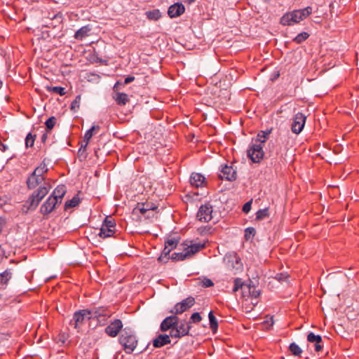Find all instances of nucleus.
Segmentation results:
<instances>
[{
  "mask_svg": "<svg viewBox=\"0 0 359 359\" xmlns=\"http://www.w3.org/2000/svg\"><path fill=\"white\" fill-rule=\"evenodd\" d=\"M45 177H38L32 173L27 180V185L29 189H34L37 186L45 182ZM50 185L46 182L34 191L26 201L28 210H34L39 205L41 201L48 194L50 190Z\"/></svg>",
  "mask_w": 359,
  "mask_h": 359,
  "instance_id": "f257e3e1",
  "label": "nucleus"
},
{
  "mask_svg": "<svg viewBox=\"0 0 359 359\" xmlns=\"http://www.w3.org/2000/svg\"><path fill=\"white\" fill-rule=\"evenodd\" d=\"M271 130L260 131L255 139H253L248 149V156L253 163H259L264 158L263 146L271 134Z\"/></svg>",
  "mask_w": 359,
  "mask_h": 359,
  "instance_id": "f03ea898",
  "label": "nucleus"
},
{
  "mask_svg": "<svg viewBox=\"0 0 359 359\" xmlns=\"http://www.w3.org/2000/svg\"><path fill=\"white\" fill-rule=\"evenodd\" d=\"M118 340L127 354H131L136 348L138 343L136 336L126 330L121 334Z\"/></svg>",
  "mask_w": 359,
  "mask_h": 359,
  "instance_id": "7ed1b4c3",
  "label": "nucleus"
},
{
  "mask_svg": "<svg viewBox=\"0 0 359 359\" xmlns=\"http://www.w3.org/2000/svg\"><path fill=\"white\" fill-rule=\"evenodd\" d=\"M90 319V311H88V309H81L74 312L70 325L79 332L85 323Z\"/></svg>",
  "mask_w": 359,
  "mask_h": 359,
  "instance_id": "20e7f679",
  "label": "nucleus"
},
{
  "mask_svg": "<svg viewBox=\"0 0 359 359\" xmlns=\"http://www.w3.org/2000/svg\"><path fill=\"white\" fill-rule=\"evenodd\" d=\"M116 232V222L111 217H107L102 222L99 236L102 238H107L114 236Z\"/></svg>",
  "mask_w": 359,
  "mask_h": 359,
  "instance_id": "39448f33",
  "label": "nucleus"
},
{
  "mask_svg": "<svg viewBox=\"0 0 359 359\" xmlns=\"http://www.w3.org/2000/svg\"><path fill=\"white\" fill-rule=\"evenodd\" d=\"M198 221L209 222L213 218V207L210 203L201 205L196 215Z\"/></svg>",
  "mask_w": 359,
  "mask_h": 359,
  "instance_id": "423d86ee",
  "label": "nucleus"
},
{
  "mask_svg": "<svg viewBox=\"0 0 359 359\" xmlns=\"http://www.w3.org/2000/svg\"><path fill=\"white\" fill-rule=\"evenodd\" d=\"M195 304V299L192 297H189L181 302L177 303L174 308L170 311V313L175 316L181 314L187 311Z\"/></svg>",
  "mask_w": 359,
  "mask_h": 359,
  "instance_id": "0eeeda50",
  "label": "nucleus"
},
{
  "mask_svg": "<svg viewBox=\"0 0 359 359\" xmlns=\"http://www.w3.org/2000/svg\"><path fill=\"white\" fill-rule=\"evenodd\" d=\"M219 177L230 182L235 181L237 178L236 170L233 165H222Z\"/></svg>",
  "mask_w": 359,
  "mask_h": 359,
  "instance_id": "6e6552de",
  "label": "nucleus"
},
{
  "mask_svg": "<svg viewBox=\"0 0 359 359\" xmlns=\"http://www.w3.org/2000/svg\"><path fill=\"white\" fill-rule=\"evenodd\" d=\"M306 116L301 112L297 113L292 120L291 130L293 133L299 134L305 125Z\"/></svg>",
  "mask_w": 359,
  "mask_h": 359,
  "instance_id": "1a4fd4ad",
  "label": "nucleus"
},
{
  "mask_svg": "<svg viewBox=\"0 0 359 359\" xmlns=\"http://www.w3.org/2000/svg\"><path fill=\"white\" fill-rule=\"evenodd\" d=\"M61 203L57 199L49 196L40 208V212L45 217L51 213Z\"/></svg>",
  "mask_w": 359,
  "mask_h": 359,
  "instance_id": "9d476101",
  "label": "nucleus"
},
{
  "mask_svg": "<svg viewBox=\"0 0 359 359\" xmlns=\"http://www.w3.org/2000/svg\"><path fill=\"white\" fill-rule=\"evenodd\" d=\"M123 323L120 319L112 320L105 329V333L110 337H116L123 328Z\"/></svg>",
  "mask_w": 359,
  "mask_h": 359,
  "instance_id": "9b49d317",
  "label": "nucleus"
},
{
  "mask_svg": "<svg viewBox=\"0 0 359 359\" xmlns=\"http://www.w3.org/2000/svg\"><path fill=\"white\" fill-rule=\"evenodd\" d=\"M88 311H90V318L97 319V320H100L102 317L109 318L111 315L107 306L93 307L88 309Z\"/></svg>",
  "mask_w": 359,
  "mask_h": 359,
  "instance_id": "f8f14e48",
  "label": "nucleus"
},
{
  "mask_svg": "<svg viewBox=\"0 0 359 359\" xmlns=\"http://www.w3.org/2000/svg\"><path fill=\"white\" fill-rule=\"evenodd\" d=\"M289 13L292 15L293 22L298 23L312 13V8L311 6H307L303 9L294 10Z\"/></svg>",
  "mask_w": 359,
  "mask_h": 359,
  "instance_id": "ddd939ff",
  "label": "nucleus"
},
{
  "mask_svg": "<svg viewBox=\"0 0 359 359\" xmlns=\"http://www.w3.org/2000/svg\"><path fill=\"white\" fill-rule=\"evenodd\" d=\"M178 317L175 314L166 317L161 323L160 329L162 332L168 331L174 327H176L178 323Z\"/></svg>",
  "mask_w": 359,
  "mask_h": 359,
  "instance_id": "4468645a",
  "label": "nucleus"
},
{
  "mask_svg": "<svg viewBox=\"0 0 359 359\" xmlns=\"http://www.w3.org/2000/svg\"><path fill=\"white\" fill-rule=\"evenodd\" d=\"M63 22V15L60 12L53 14L52 20L46 22L44 27L47 28L55 29L61 27Z\"/></svg>",
  "mask_w": 359,
  "mask_h": 359,
  "instance_id": "2eb2a0df",
  "label": "nucleus"
},
{
  "mask_svg": "<svg viewBox=\"0 0 359 359\" xmlns=\"http://www.w3.org/2000/svg\"><path fill=\"white\" fill-rule=\"evenodd\" d=\"M185 11L184 6L181 3H175L168 8V14L170 18H177L182 15Z\"/></svg>",
  "mask_w": 359,
  "mask_h": 359,
  "instance_id": "dca6fc26",
  "label": "nucleus"
},
{
  "mask_svg": "<svg viewBox=\"0 0 359 359\" xmlns=\"http://www.w3.org/2000/svg\"><path fill=\"white\" fill-rule=\"evenodd\" d=\"M182 245L184 246V250L186 252H188L189 257H191L193 255L199 252L201 250L203 249L205 247V243H191L190 245L182 243Z\"/></svg>",
  "mask_w": 359,
  "mask_h": 359,
  "instance_id": "f3484780",
  "label": "nucleus"
},
{
  "mask_svg": "<svg viewBox=\"0 0 359 359\" xmlns=\"http://www.w3.org/2000/svg\"><path fill=\"white\" fill-rule=\"evenodd\" d=\"M190 184L194 187H202L205 184V178L200 173L193 172L189 179Z\"/></svg>",
  "mask_w": 359,
  "mask_h": 359,
  "instance_id": "a211bd4d",
  "label": "nucleus"
},
{
  "mask_svg": "<svg viewBox=\"0 0 359 359\" xmlns=\"http://www.w3.org/2000/svg\"><path fill=\"white\" fill-rule=\"evenodd\" d=\"M170 336L168 334H159L153 340V346L155 348H161L165 345L170 344Z\"/></svg>",
  "mask_w": 359,
  "mask_h": 359,
  "instance_id": "6ab92c4d",
  "label": "nucleus"
},
{
  "mask_svg": "<svg viewBox=\"0 0 359 359\" xmlns=\"http://www.w3.org/2000/svg\"><path fill=\"white\" fill-rule=\"evenodd\" d=\"M66 187L63 184L58 185L53 191V193L50 195L53 198L57 199V201H60V203H62L64 196L66 194Z\"/></svg>",
  "mask_w": 359,
  "mask_h": 359,
  "instance_id": "aec40b11",
  "label": "nucleus"
},
{
  "mask_svg": "<svg viewBox=\"0 0 359 359\" xmlns=\"http://www.w3.org/2000/svg\"><path fill=\"white\" fill-rule=\"evenodd\" d=\"M91 29V27L89 25L83 26L76 32L74 38L77 40H83L89 35Z\"/></svg>",
  "mask_w": 359,
  "mask_h": 359,
  "instance_id": "412c9836",
  "label": "nucleus"
},
{
  "mask_svg": "<svg viewBox=\"0 0 359 359\" xmlns=\"http://www.w3.org/2000/svg\"><path fill=\"white\" fill-rule=\"evenodd\" d=\"M100 130V126H92L91 128H90L89 130H88L85 135H84V142H85V144H81V147H80L79 150V152L81 151V150L83 149V150H85L88 144V142L90 141V140L91 139V137H93V131L94 130Z\"/></svg>",
  "mask_w": 359,
  "mask_h": 359,
  "instance_id": "4be33fe9",
  "label": "nucleus"
},
{
  "mask_svg": "<svg viewBox=\"0 0 359 359\" xmlns=\"http://www.w3.org/2000/svg\"><path fill=\"white\" fill-rule=\"evenodd\" d=\"M191 327L190 323L187 322L185 320H182L180 323H177L176 328L180 331L181 335L183 337L189 334V330Z\"/></svg>",
  "mask_w": 359,
  "mask_h": 359,
  "instance_id": "5701e85b",
  "label": "nucleus"
},
{
  "mask_svg": "<svg viewBox=\"0 0 359 359\" xmlns=\"http://www.w3.org/2000/svg\"><path fill=\"white\" fill-rule=\"evenodd\" d=\"M13 273L11 269H6L0 273V286L4 287L6 285L12 278Z\"/></svg>",
  "mask_w": 359,
  "mask_h": 359,
  "instance_id": "b1692460",
  "label": "nucleus"
},
{
  "mask_svg": "<svg viewBox=\"0 0 359 359\" xmlns=\"http://www.w3.org/2000/svg\"><path fill=\"white\" fill-rule=\"evenodd\" d=\"M114 99L118 105H125L129 102L128 95L124 93L117 92L114 96Z\"/></svg>",
  "mask_w": 359,
  "mask_h": 359,
  "instance_id": "393cba45",
  "label": "nucleus"
},
{
  "mask_svg": "<svg viewBox=\"0 0 359 359\" xmlns=\"http://www.w3.org/2000/svg\"><path fill=\"white\" fill-rule=\"evenodd\" d=\"M47 165L43 161L38 167H36L32 173L38 177H45V174L48 172Z\"/></svg>",
  "mask_w": 359,
  "mask_h": 359,
  "instance_id": "a878e982",
  "label": "nucleus"
},
{
  "mask_svg": "<svg viewBox=\"0 0 359 359\" xmlns=\"http://www.w3.org/2000/svg\"><path fill=\"white\" fill-rule=\"evenodd\" d=\"M172 250L165 245L161 256L158 258V262L167 263L170 259V253Z\"/></svg>",
  "mask_w": 359,
  "mask_h": 359,
  "instance_id": "bb28decb",
  "label": "nucleus"
},
{
  "mask_svg": "<svg viewBox=\"0 0 359 359\" xmlns=\"http://www.w3.org/2000/svg\"><path fill=\"white\" fill-rule=\"evenodd\" d=\"M280 22L281 25L285 26H290L296 24L295 22H293L292 15H290L289 12L282 16Z\"/></svg>",
  "mask_w": 359,
  "mask_h": 359,
  "instance_id": "cd10ccee",
  "label": "nucleus"
},
{
  "mask_svg": "<svg viewBox=\"0 0 359 359\" xmlns=\"http://www.w3.org/2000/svg\"><path fill=\"white\" fill-rule=\"evenodd\" d=\"M145 15L149 20L155 21L158 20L161 17V12L158 9L147 11Z\"/></svg>",
  "mask_w": 359,
  "mask_h": 359,
  "instance_id": "c85d7f7f",
  "label": "nucleus"
},
{
  "mask_svg": "<svg viewBox=\"0 0 359 359\" xmlns=\"http://www.w3.org/2000/svg\"><path fill=\"white\" fill-rule=\"evenodd\" d=\"M80 203V198L74 196L72 199L68 200L65 203V210H67L71 208L77 206Z\"/></svg>",
  "mask_w": 359,
  "mask_h": 359,
  "instance_id": "c756f323",
  "label": "nucleus"
},
{
  "mask_svg": "<svg viewBox=\"0 0 359 359\" xmlns=\"http://www.w3.org/2000/svg\"><path fill=\"white\" fill-rule=\"evenodd\" d=\"M180 242V237H170L165 241V245L174 250L177 248Z\"/></svg>",
  "mask_w": 359,
  "mask_h": 359,
  "instance_id": "7c9ffc66",
  "label": "nucleus"
},
{
  "mask_svg": "<svg viewBox=\"0 0 359 359\" xmlns=\"http://www.w3.org/2000/svg\"><path fill=\"white\" fill-rule=\"evenodd\" d=\"M187 254L188 252H186V251H184L183 249V251L181 252H174L170 257V259L173 261H182L187 258H189Z\"/></svg>",
  "mask_w": 359,
  "mask_h": 359,
  "instance_id": "2f4dec72",
  "label": "nucleus"
},
{
  "mask_svg": "<svg viewBox=\"0 0 359 359\" xmlns=\"http://www.w3.org/2000/svg\"><path fill=\"white\" fill-rule=\"evenodd\" d=\"M269 217V208L260 209L256 212V220L260 221Z\"/></svg>",
  "mask_w": 359,
  "mask_h": 359,
  "instance_id": "473e14b6",
  "label": "nucleus"
},
{
  "mask_svg": "<svg viewBox=\"0 0 359 359\" xmlns=\"http://www.w3.org/2000/svg\"><path fill=\"white\" fill-rule=\"evenodd\" d=\"M289 350L294 356H300L302 353V348L294 342H292L290 344Z\"/></svg>",
  "mask_w": 359,
  "mask_h": 359,
  "instance_id": "72a5a7b5",
  "label": "nucleus"
},
{
  "mask_svg": "<svg viewBox=\"0 0 359 359\" xmlns=\"http://www.w3.org/2000/svg\"><path fill=\"white\" fill-rule=\"evenodd\" d=\"M46 90L60 95H64L66 93L65 88L60 86H47Z\"/></svg>",
  "mask_w": 359,
  "mask_h": 359,
  "instance_id": "f704fd0d",
  "label": "nucleus"
},
{
  "mask_svg": "<svg viewBox=\"0 0 359 359\" xmlns=\"http://www.w3.org/2000/svg\"><path fill=\"white\" fill-rule=\"evenodd\" d=\"M208 318L210 320V327L213 332H216L218 327V324L215 316L213 315V313L210 311L208 314Z\"/></svg>",
  "mask_w": 359,
  "mask_h": 359,
  "instance_id": "c9c22d12",
  "label": "nucleus"
},
{
  "mask_svg": "<svg viewBox=\"0 0 359 359\" xmlns=\"http://www.w3.org/2000/svg\"><path fill=\"white\" fill-rule=\"evenodd\" d=\"M309 36V34L306 32H303L300 34H299L294 39L293 41H294L297 44H300L304 41H306Z\"/></svg>",
  "mask_w": 359,
  "mask_h": 359,
  "instance_id": "e433bc0d",
  "label": "nucleus"
},
{
  "mask_svg": "<svg viewBox=\"0 0 359 359\" xmlns=\"http://www.w3.org/2000/svg\"><path fill=\"white\" fill-rule=\"evenodd\" d=\"M56 118L55 116L50 117L45 123L46 132L50 131L56 123Z\"/></svg>",
  "mask_w": 359,
  "mask_h": 359,
  "instance_id": "4c0bfd02",
  "label": "nucleus"
},
{
  "mask_svg": "<svg viewBox=\"0 0 359 359\" xmlns=\"http://www.w3.org/2000/svg\"><path fill=\"white\" fill-rule=\"evenodd\" d=\"M36 135H32L31 133H28L25 138L26 147H32L34 144Z\"/></svg>",
  "mask_w": 359,
  "mask_h": 359,
  "instance_id": "58836bf2",
  "label": "nucleus"
},
{
  "mask_svg": "<svg viewBox=\"0 0 359 359\" xmlns=\"http://www.w3.org/2000/svg\"><path fill=\"white\" fill-rule=\"evenodd\" d=\"M247 285H245L241 278H236L233 281V292H236L239 289H243V287H246Z\"/></svg>",
  "mask_w": 359,
  "mask_h": 359,
  "instance_id": "ea45409f",
  "label": "nucleus"
},
{
  "mask_svg": "<svg viewBox=\"0 0 359 359\" xmlns=\"http://www.w3.org/2000/svg\"><path fill=\"white\" fill-rule=\"evenodd\" d=\"M81 100V97L80 95H77L75 97L74 100L71 104L70 108L72 111H76L79 109Z\"/></svg>",
  "mask_w": 359,
  "mask_h": 359,
  "instance_id": "a19ab883",
  "label": "nucleus"
},
{
  "mask_svg": "<svg viewBox=\"0 0 359 359\" xmlns=\"http://www.w3.org/2000/svg\"><path fill=\"white\" fill-rule=\"evenodd\" d=\"M137 212H140L143 215H146L148 212L144 208V203H138L137 206L134 208L133 212L136 213Z\"/></svg>",
  "mask_w": 359,
  "mask_h": 359,
  "instance_id": "79ce46f5",
  "label": "nucleus"
},
{
  "mask_svg": "<svg viewBox=\"0 0 359 359\" xmlns=\"http://www.w3.org/2000/svg\"><path fill=\"white\" fill-rule=\"evenodd\" d=\"M255 233L256 231L253 227H248L245 230V237L247 240L250 239L251 237L253 238L255 236Z\"/></svg>",
  "mask_w": 359,
  "mask_h": 359,
  "instance_id": "37998d69",
  "label": "nucleus"
},
{
  "mask_svg": "<svg viewBox=\"0 0 359 359\" xmlns=\"http://www.w3.org/2000/svg\"><path fill=\"white\" fill-rule=\"evenodd\" d=\"M170 338L172 337V338H182L183 337L182 335H181V333H180V331H179L176 327H174L173 328L170 329Z\"/></svg>",
  "mask_w": 359,
  "mask_h": 359,
  "instance_id": "c03bdc74",
  "label": "nucleus"
},
{
  "mask_svg": "<svg viewBox=\"0 0 359 359\" xmlns=\"http://www.w3.org/2000/svg\"><path fill=\"white\" fill-rule=\"evenodd\" d=\"M191 321L189 322L190 323H198L199 322L201 321L202 320V318L200 315L199 313L198 312H196V313H194L191 316V318H190Z\"/></svg>",
  "mask_w": 359,
  "mask_h": 359,
  "instance_id": "a18cd8bd",
  "label": "nucleus"
},
{
  "mask_svg": "<svg viewBox=\"0 0 359 359\" xmlns=\"http://www.w3.org/2000/svg\"><path fill=\"white\" fill-rule=\"evenodd\" d=\"M248 289L249 294L252 297L257 298L259 295V291L257 290L255 287L246 286Z\"/></svg>",
  "mask_w": 359,
  "mask_h": 359,
  "instance_id": "49530a36",
  "label": "nucleus"
},
{
  "mask_svg": "<svg viewBox=\"0 0 359 359\" xmlns=\"http://www.w3.org/2000/svg\"><path fill=\"white\" fill-rule=\"evenodd\" d=\"M320 336L316 335L313 332H309L307 335V341L311 343H313L316 340H320Z\"/></svg>",
  "mask_w": 359,
  "mask_h": 359,
  "instance_id": "de8ad7c7",
  "label": "nucleus"
},
{
  "mask_svg": "<svg viewBox=\"0 0 359 359\" xmlns=\"http://www.w3.org/2000/svg\"><path fill=\"white\" fill-rule=\"evenodd\" d=\"M322 342H323V340H322L321 337H320V340H316V341L313 342V344L315 345V351L316 352H320L323 350V346L322 344Z\"/></svg>",
  "mask_w": 359,
  "mask_h": 359,
  "instance_id": "09e8293b",
  "label": "nucleus"
},
{
  "mask_svg": "<svg viewBox=\"0 0 359 359\" xmlns=\"http://www.w3.org/2000/svg\"><path fill=\"white\" fill-rule=\"evenodd\" d=\"M252 203V200H250L244 204V205L243 206V211L245 213L247 214L250 212V210H251Z\"/></svg>",
  "mask_w": 359,
  "mask_h": 359,
  "instance_id": "8fccbe9b",
  "label": "nucleus"
},
{
  "mask_svg": "<svg viewBox=\"0 0 359 359\" xmlns=\"http://www.w3.org/2000/svg\"><path fill=\"white\" fill-rule=\"evenodd\" d=\"M144 204V208L147 210L148 212L149 211H154L156 209H157V206H156L154 203H146Z\"/></svg>",
  "mask_w": 359,
  "mask_h": 359,
  "instance_id": "3c124183",
  "label": "nucleus"
},
{
  "mask_svg": "<svg viewBox=\"0 0 359 359\" xmlns=\"http://www.w3.org/2000/svg\"><path fill=\"white\" fill-rule=\"evenodd\" d=\"M214 285L213 282L209 278H204L202 280V285L205 287H209Z\"/></svg>",
  "mask_w": 359,
  "mask_h": 359,
  "instance_id": "603ef678",
  "label": "nucleus"
},
{
  "mask_svg": "<svg viewBox=\"0 0 359 359\" xmlns=\"http://www.w3.org/2000/svg\"><path fill=\"white\" fill-rule=\"evenodd\" d=\"M276 278L280 282L286 281L288 278V276L284 273H278L276 275Z\"/></svg>",
  "mask_w": 359,
  "mask_h": 359,
  "instance_id": "864d4df0",
  "label": "nucleus"
},
{
  "mask_svg": "<svg viewBox=\"0 0 359 359\" xmlns=\"http://www.w3.org/2000/svg\"><path fill=\"white\" fill-rule=\"evenodd\" d=\"M134 80H135L134 76H129L125 79L124 83L123 84V85L128 84V83H131L132 81H133Z\"/></svg>",
  "mask_w": 359,
  "mask_h": 359,
  "instance_id": "5fc2aeb1",
  "label": "nucleus"
},
{
  "mask_svg": "<svg viewBox=\"0 0 359 359\" xmlns=\"http://www.w3.org/2000/svg\"><path fill=\"white\" fill-rule=\"evenodd\" d=\"M123 84L121 82H120V81H117V82L115 83L114 86V91H116V90H119L120 86H123Z\"/></svg>",
  "mask_w": 359,
  "mask_h": 359,
  "instance_id": "6e6d98bb",
  "label": "nucleus"
},
{
  "mask_svg": "<svg viewBox=\"0 0 359 359\" xmlns=\"http://www.w3.org/2000/svg\"><path fill=\"white\" fill-rule=\"evenodd\" d=\"M145 217V218H151V217H153L154 216V211H149V212H147L146 215H144Z\"/></svg>",
  "mask_w": 359,
  "mask_h": 359,
  "instance_id": "4d7b16f0",
  "label": "nucleus"
},
{
  "mask_svg": "<svg viewBox=\"0 0 359 359\" xmlns=\"http://www.w3.org/2000/svg\"><path fill=\"white\" fill-rule=\"evenodd\" d=\"M54 13H48V15L44 17V19H46L48 20V21H50L52 20V18H53V14Z\"/></svg>",
  "mask_w": 359,
  "mask_h": 359,
  "instance_id": "13d9d810",
  "label": "nucleus"
},
{
  "mask_svg": "<svg viewBox=\"0 0 359 359\" xmlns=\"http://www.w3.org/2000/svg\"><path fill=\"white\" fill-rule=\"evenodd\" d=\"M47 137H48V135H47V133H44L42 136H41V142L43 143H45L46 140H47Z\"/></svg>",
  "mask_w": 359,
  "mask_h": 359,
  "instance_id": "bf43d9fd",
  "label": "nucleus"
},
{
  "mask_svg": "<svg viewBox=\"0 0 359 359\" xmlns=\"http://www.w3.org/2000/svg\"><path fill=\"white\" fill-rule=\"evenodd\" d=\"M195 1H196V0H184V1L185 3H187V4H191L194 3Z\"/></svg>",
  "mask_w": 359,
  "mask_h": 359,
  "instance_id": "052dcab7",
  "label": "nucleus"
},
{
  "mask_svg": "<svg viewBox=\"0 0 359 359\" xmlns=\"http://www.w3.org/2000/svg\"><path fill=\"white\" fill-rule=\"evenodd\" d=\"M2 86H3V83H2V81H0V89L1 88Z\"/></svg>",
  "mask_w": 359,
  "mask_h": 359,
  "instance_id": "680f3d73",
  "label": "nucleus"
},
{
  "mask_svg": "<svg viewBox=\"0 0 359 359\" xmlns=\"http://www.w3.org/2000/svg\"><path fill=\"white\" fill-rule=\"evenodd\" d=\"M5 148H6V146L3 145L2 149H5Z\"/></svg>",
  "mask_w": 359,
  "mask_h": 359,
  "instance_id": "e2e57ef3",
  "label": "nucleus"
},
{
  "mask_svg": "<svg viewBox=\"0 0 359 359\" xmlns=\"http://www.w3.org/2000/svg\"><path fill=\"white\" fill-rule=\"evenodd\" d=\"M5 148H6V146L3 145L2 149H5Z\"/></svg>",
  "mask_w": 359,
  "mask_h": 359,
  "instance_id": "0e129e2a",
  "label": "nucleus"
}]
</instances>
